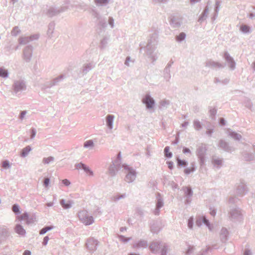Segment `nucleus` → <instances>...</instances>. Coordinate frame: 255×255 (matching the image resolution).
I'll list each match as a JSON object with an SVG mask.
<instances>
[{"label":"nucleus","instance_id":"obj_33","mask_svg":"<svg viewBox=\"0 0 255 255\" xmlns=\"http://www.w3.org/2000/svg\"><path fill=\"white\" fill-rule=\"evenodd\" d=\"M229 135L236 140H240L242 138L241 134L233 130H229Z\"/></svg>","mask_w":255,"mask_h":255},{"label":"nucleus","instance_id":"obj_10","mask_svg":"<svg viewBox=\"0 0 255 255\" xmlns=\"http://www.w3.org/2000/svg\"><path fill=\"white\" fill-rule=\"evenodd\" d=\"M99 242L94 238H90L87 240L86 247L90 253H94L97 249Z\"/></svg>","mask_w":255,"mask_h":255},{"label":"nucleus","instance_id":"obj_5","mask_svg":"<svg viewBox=\"0 0 255 255\" xmlns=\"http://www.w3.org/2000/svg\"><path fill=\"white\" fill-rule=\"evenodd\" d=\"M207 151V148L203 144L199 146L196 151L197 155L199 159L200 165L203 166L205 165L206 162V153Z\"/></svg>","mask_w":255,"mask_h":255},{"label":"nucleus","instance_id":"obj_50","mask_svg":"<svg viewBox=\"0 0 255 255\" xmlns=\"http://www.w3.org/2000/svg\"><path fill=\"white\" fill-rule=\"evenodd\" d=\"M201 222H202L203 224L207 227L210 230H212V227L209 220L206 217L203 216V221H201Z\"/></svg>","mask_w":255,"mask_h":255},{"label":"nucleus","instance_id":"obj_6","mask_svg":"<svg viewBox=\"0 0 255 255\" xmlns=\"http://www.w3.org/2000/svg\"><path fill=\"white\" fill-rule=\"evenodd\" d=\"M229 214V218L233 222L240 221L242 219L241 210L238 207L231 209Z\"/></svg>","mask_w":255,"mask_h":255},{"label":"nucleus","instance_id":"obj_24","mask_svg":"<svg viewBox=\"0 0 255 255\" xmlns=\"http://www.w3.org/2000/svg\"><path fill=\"white\" fill-rule=\"evenodd\" d=\"M162 247L161 243L158 242H153L149 245L150 251L154 253L159 251Z\"/></svg>","mask_w":255,"mask_h":255},{"label":"nucleus","instance_id":"obj_12","mask_svg":"<svg viewBox=\"0 0 255 255\" xmlns=\"http://www.w3.org/2000/svg\"><path fill=\"white\" fill-rule=\"evenodd\" d=\"M218 147L224 151L231 153L234 151V148L230 146L229 142L223 139H220L217 144Z\"/></svg>","mask_w":255,"mask_h":255},{"label":"nucleus","instance_id":"obj_39","mask_svg":"<svg viewBox=\"0 0 255 255\" xmlns=\"http://www.w3.org/2000/svg\"><path fill=\"white\" fill-rule=\"evenodd\" d=\"M31 41L30 40V38L29 36H25V37H19L18 38V42L19 44L20 45H24L26 44L28 42Z\"/></svg>","mask_w":255,"mask_h":255},{"label":"nucleus","instance_id":"obj_52","mask_svg":"<svg viewBox=\"0 0 255 255\" xmlns=\"http://www.w3.org/2000/svg\"><path fill=\"white\" fill-rule=\"evenodd\" d=\"M255 156L252 153H246L244 155V159L246 161H252L254 159Z\"/></svg>","mask_w":255,"mask_h":255},{"label":"nucleus","instance_id":"obj_53","mask_svg":"<svg viewBox=\"0 0 255 255\" xmlns=\"http://www.w3.org/2000/svg\"><path fill=\"white\" fill-rule=\"evenodd\" d=\"M252 10H250L247 14V17L251 19H253L255 17V7H252Z\"/></svg>","mask_w":255,"mask_h":255},{"label":"nucleus","instance_id":"obj_18","mask_svg":"<svg viewBox=\"0 0 255 255\" xmlns=\"http://www.w3.org/2000/svg\"><path fill=\"white\" fill-rule=\"evenodd\" d=\"M35 219L34 216H30L27 212H25L22 214L20 220L25 221L26 224L29 225L33 223Z\"/></svg>","mask_w":255,"mask_h":255},{"label":"nucleus","instance_id":"obj_55","mask_svg":"<svg viewBox=\"0 0 255 255\" xmlns=\"http://www.w3.org/2000/svg\"><path fill=\"white\" fill-rule=\"evenodd\" d=\"M108 43V39L106 37H104L101 40L100 47L101 49L104 48Z\"/></svg>","mask_w":255,"mask_h":255},{"label":"nucleus","instance_id":"obj_47","mask_svg":"<svg viewBox=\"0 0 255 255\" xmlns=\"http://www.w3.org/2000/svg\"><path fill=\"white\" fill-rule=\"evenodd\" d=\"M163 76L164 79L168 81L171 77L170 70L167 68H165L163 71Z\"/></svg>","mask_w":255,"mask_h":255},{"label":"nucleus","instance_id":"obj_61","mask_svg":"<svg viewBox=\"0 0 255 255\" xmlns=\"http://www.w3.org/2000/svg\"><path fill=\"white\" fill-rule=\"evenodd\" d=\"M126 197L125 194H121L120 193L117 194L116 196L114 197V200L115 201H117L121 199L124 198Z\"/></svg>","mask_w":255,"mask_h":255},{"label":"nucleus","instance_id":"obj_45","mask_svg":"<svg viewBox=\"0 0 255 255\" xmlns=\"http://www.w3.org/2000/svg\"><path fill=\"white\" fill-rule=\"evenodd\" d=\"M164 154L165 157L170 159L172 157L173 154L170 151V147L166 146L164 149Z\"/></svg>","mask_w":255,"mask_h":255},{"label":"nucleus","instance_id":"obj_22","mask_svg":"<svg viewBox=\"0 0 255 255\" xmlns=\"http://www.w3.org/2000/svg\"><path fill=\"white\" fill-rule=\"evenodd\" d=\"M229 232L227 228L223 227L220 234V238L222 243H225L228 240Z\"/></svg>","mask_w":255,"mask_h":255},{"label":"nucleus","instance_id":"obj_27","mask_svg":"<svg viewBox=\"0 0 255 255\" xmlns=\"http://www.w3.org/2000/svg\"><path fill=\"white\" fill-rule=\"evenodd\" d=\"M176 160L177 163V167L179 168L181 167H186L188 165V162L185 159H181L179 156H176Z\"/></svg>","mask_w":255,"mask_h":255},{"label":"nucleus","instance_id":"obj_23","mask_svg":"<svg viewBox=\"0 0 255 255\" xmlns=\"http://www.w3.org/2000/svg\"><path fill=\"white\" fill-rule=\"evenodd\" d=\"M115 116L113 115L109 114L106 116V126L108 128L110 129H112L113 128L114 121Z\"/></svg>","mask_w":255,"mask_h":255},{"label":"nucleus","instance_id":"obj_63","mask_svg":"<svg viewBox=\"0 0 255 255\" xmlns=\"http://www.w3.org/2000/svg\"><path fill=\"white\" fill-rule=\"evenodd\" d=\"M220 5H221L220 2L219 0H216V3H215V8H214V12H215L218 13V12L220 10Z\"/></svg>","mask_w":255,"mask_h":255},{"label":"nucleus","instance_id":"obj_13","mask_svg":"<svg viewBox=\"0 0 255 255\" xmlns=\"http://www.w3.org/2000/svg\"><path fill=\"white\" fill-rule=\"evenodd\" d=\"M223 58L228 63V66L231 70H234L236 68V62L234 58L231 56L228 51H225L223 54Z\"/></svg>","mask_w":255,"mask_h":255},{"label":"nucleus","instance_id":"obj_9","mask_svg":"<svg viewBox=\"0 0 255 255\" xmlns=\"http://www.w3.org/2000/svg\"><path fill=\"white\" fill-rule=\"evenodd\" d=\"M12 90L15 94H17L26 89L25 82L23 80H15L12 84Z\"/></svg>","mask_w":255,"mask_h":255},{"label":"nucleus","instance_id":"obj_30","mask_svg":"<svg viewBox=\"0 0 255 255\" xmlns=\"http://www.w3.org/2000/svg\"><path fill=\"white\" fill-rule=\"evenodd\" d=\"M182 190L184 192V195L186 198L192 197L193 191L190 187L184 186L182 187Z\"/></svg>","mask_w":255,"mask_h":255},{"label":"nucleus","instance_id":"obj_57","mask_svg":"<svg viewBox=\"0 0 255 255\" xmlns=\"http://www.w3.org/2000/svg\"><path fill=\"white\" fill-rule=\"evenodd\" d=\"M188 227L190 229H192L194 225V218L193 217H190L187 221Z\"/></svg>","mask_w":255,"mask_h":255},{"label":"nucleus","instance_id":"obj_35","mask_svg":"<svg viewBox=\"0 0 255 255\" xmlns=\"http://www.w3.org/2000/svg\"><path fill=\"white\" fill-rule=\"evenodd\" d=\"M55 27V23L54 22H51L49 23L48 25V29L47 32V34L48 35V37L51 38L52 33H53V30L54 29Z\"/></svg>","mask_w":255,"mask_h":255},{"label":"nucleus","instance_id":"obj_42","mask_svg":"<svg viewBox=\"0 0 255 255\" xmlns=\"http://www.w3.org/2000/svg\"><path fill=\"white\" fill-rule=\"evenodd\" d=\"M9 75L8 70L3 67L0 68V77L3 78H6Z\"/></svg>","mask_w":255,"mask_h":255},{"label":"nucleus","instance_id":"obj_37","mask_svg":"<svg viewBox=\"0 0 255 255\" xmlns=\"http://www.w3.org/2000/svg\"><path fill=\"white\" fill-rule=\"evenodd\" d=\"M110 1V0H94V2L98 6H106Z\"/></svg>","mask_w":255,"mask_h":255},{"label":"nucleus","instance_id":"obj_8","mask_svg":"<svg viewBox=\"0 0 255 255\" xmlns=\"http://www.w3.org/2000/svg\"><path fill=\"white\" fill-rule=\"evenodd\" d=\"M169 19L170 25L173 28L179 27L182 23V17L178 14L171 15Z\"/></svg>","mask_w":255,"mask_h":255},{"label":"nucleus","instance_id":"obj_1","mask_svg":"<svg viewBox=\"0 0 255 255\" xmlns=\"http://www.w3.org/2000/svg\"><path fill=\"white\" fill-rule=\"evenodd\" d=\"M158 35L156 32H153L150 36V39L148 40L146 46H144V42H140L139 46L140 49L139 52H141L142 49L145 50L146 55L151 58L153 61H155L157 57L154 54V51L155 49V46L157 43Z\"/></svg>","mask_w":255,"mask_h":255},{"label":"nucleus","instance_id":"obj_15","mask_svg":"<svg viewBox=\"0 0 255 255\" xmlns=\"http://www.w3.org/2000/svg\"><path fill=\"white\" fill-rule=\"evenodd\" d=\"M151 232L153 234H157L161 229V222L159 221H152L150 223Z\"/></svg>","mask_w":255,"mask_h":255},{"label":"nucleus","instance_id":"obj_34","mask_svg":"<svg viewBox=\"0 0 255 255\" xmlns=\"http://www.w3.org/2000/svg\"><path fill=\"white\" fill-rule=\"evenodd\" d=\"M121 152H120L117 155L116 159L114 161H112V164H114L115 165L119 167V169H121L122 167H123V165H121Z\"/></svg>","mask_w":255,"mask_h":255},{"label":"nucleus","instance_id":"obj_51","mask_svg":"<svg viewBox=\"0 0 255 255\" xmlns=\"http://www.w3.org/2000/svg\"><path fill=\"white\" fill-rule=\"evenodd\" d=\"M20 32L21 30L19 29L18 26H15L13 27L11 31V34L13 36H16Z\"/></svg>","mask_w":255,"mask_h":255},{"label":"nucleus","instance_id":"obj_32","mask_svg":"<svg viewBox=\"0 0 255 255\" xmlns=\"http://www.w3.org/2000/svg\"><path fill=\"white\" fill-rule=\"evenodd\" d=\"M240 30L244 34H249L252 32L251 27L244 24L240 26Z\"/></svg>","mask_w":255,"mask_h":255},{"label":"nucleus","instance_id":"obj_17","mask_svg":"<svg viewBox=\"0 0 255 255\" xmlns=\"http://www.w3.org/2000/svg\"><path fill=\"white\" fill-rule=\"evenodd\" d=\"M93 65L91 63L84 64L78 73V76L81 77L88 73L93 68Z\"/></svg>","mask_w":255,"mask_h":255},{"label":"nucleus","instance_id":"obj_36","mask_svg":"<svg viewBox=\"0 0 255 255\" xmlns=\"http://www.w3.org/2000/svg\"><path fill=\"white\" fill-rule=\"evenodd\" d=\"M212 163L218 168H220L223 163V159L219 158H213L212 159Z\"/></svg>","mask_w":255,"mask_h":255},{"label":"nucleus","instance_id":"obj_14","mask_svg":"<svg viewBox=\"0 0 255 255\" xmlns=\"http://www.w3.org/2000/svg\"><path fill=\"white\" fill-rule=\"evenodd\" d=\"M75 167L76 169L79 170L81 169L90 176L93 175V172L89 168V166L86 165L85 164L82 162L75 164Z\"/></svg>","mask_w":255,"mask_h":255},{"label":"nucleus","instance_id":"obj_28","mask_svg":"<svg viewBox=\"0 0 255 255\" xmlns=\"http://www.w3.org/2000/svg\"><path fill=\"white\" fill-rule=\"evenodd\" d=\"M147 247V242L144 240H140L133 245V248H145Z\"/></svg>","mask_w":255,"mask_h":255},{"label":"nucleus","instance_id":"obj_7","mask_svg":"<svg viewBox=\"0 0 255 255\" xmlns=\"http://www.w3.org/2000/svg\"><path fill=\"white\" fill-rule=\"evenodd\" d=\"M142 102L146 106L147 110H150L154 108L155 101V100L151 97L149 93H146L142 99Z\"/></svg>","mask_w":255,"mask_h":255},{"label":"nucleus","instance_id":"obj_46","mask_svg":"<svg viewBox=\"0 0 255 255\" xmlns=\"http://www.w3.org/2000/svg\"><path fill=\"white\" fill-rule=\"evenodd\" d=\"M12 211L15 215H18L21 213L20 208L18 204H14L12 206Z\"/></svg>","mask_w":255,"mask_h":255},{"label":"nucleus","instance_id":"obj_4","mask_svg":"<svg viewBox=\"0 0 255 255\" xmlns=\"http://www.w3.org/2000/svg\"><path fill=\"white\" fill-rule=\"evenodd\" d=\"M155 196V208L153 213L155 215L158 216L160 213V209L164 206V200L162 195L159 192H156Z\"/></svg>","mask_w":255,"mask_h":255},{"label":"nucleus","instance_id":"obj_29","mask_svg":"<svg viewBox=\"0 0 255 255\" xmlns=\"http://www.w3.org/2000/svg\"><path fill=\"white\" fill-rule=\"evenodd\" d=\"M209 8L208 6L206 7L203 11H202V13L199 16V19H198V22L202 23L203 22L207 17V14L208 12Z\"/></svg>","mask_w":255,"mask_h":255},{"label":"nucleus","instance_id":"obj_3","mask_svg":"<svg viewBox=\"0 0 255 255\" xmlns=\"http://www.w3.org/2000/svg\"><path fill=\"white\" fill-rule=\"evenodd\" d=\"M123 167H124L125 169L128 171L125 177V181L128 183L132 182L135 179L136 176V172L135 170L132 169L129 165L126 164L123 165Z\"/></svg>","mask_w":255,"mask_h":255},{"label":"nucleus","instance_id":"obj_62","mask_svg":"<svg viewBox=\"0 0 255 255\" xmlns=\"http://www.w3.org/2000/svg\"><path fill=\"white\" fill-rule=\"evenodd\" d=\"M30 138L31 139L34 138L36 134V129L34 128H30Z\"/></svg>","mask_w":255,"mask_h":255},{"label":"nucleus","instance_id":"obj_21","mask_svg":"<svg viewBox=\"0 0 255 255\" xmlns=\"http://www.w3.org/2000/svg\"><path fill=\"white\" fill-rule=\"evenodd\" d=\"M248 192V188L246 185L241 183L237 188L236 193L240 196H243Z\"/></svg>","mask_w":255,"mask_h":255},{"label":"nucleus","instance_id":"obj_64","mask_svg":"<svg viewBox=\"0 0 255 255\" xmlns=\"http://www.w3.org/2000/svg\"><path fill=\"white\" fill-rule=\"evenodd\" d=\"M2 167L4 169H8L10 167L9 162L7 160H4L2 162Z\"/></svg>","mask_w":255,"mask_h":255},{"label":"nucleus","instance_id":"obj_48","mask_svg":"<svg viewBox=\"0 0 255 255\" xmlns=\"http://www.w3.org/2000/svg\"><path fill=\"white\" fill-rule=\"evenodd\" d=\"M169 103H170V102L168 100H161V101H160V102L159 103V104H160L159 108L160 109H166V108H167L168 106H169Z\"/></svg>","mask_w":255,"mask_h":255},{"label":"nucleus","instance_id":"obj_38","mask_svg":"<svg viewBox=\"0 0 255 255\" xmlns=\"http://www.w3.org/2000/svg\"><path fill=\"white\" fill-rule=\"evenodd\" d=\"M216 245H214L211 247L210 246H207L206 249L202 250V252H200L198 255H208L209 251H211L213 249H216Z\"/></svg>","mask_w":255,"mask_h":255},{"label":"nucleus","instance_id":"obj_20","mask_svg":"<svg viewBox=\"0 0 255 255\" xmlns=\"http://www.w3.org/2000/svg\"><path fill=\"white\" fill-rule=\"evenodd\" d=\"M44 11L45 14L50 17H53L59 14L58 8L55 6H50L47 9Z\"/></svg>","mask_w":255,"mask_h":255},{"label":"nucleus","instance_id":"obj_44","mask_svg":"<svg viewBox=\"0 0 255 255\" xmlns=\"http://www.w3.org/2000/svg\"><path fill=\"white\" fill-rule=\"evenodd\" d=\"M193 126L196 130L199 131L202 128L203 125L198 120H195L193 121Z\"/></svg>","mask_w":255,"mask_h":255},{"label":"nucleus","instance_id":"obj_41","mask_svg":"<svg viewBox=\"0 0 255 255\" xmlns=\"http://www.w3.org/2000/svg\"><path fill=\"white\" fill-rule=\"evenodd\" d=\"M186 37V33L184 32H180L178 35L176 36L175 39L178 42L180 43L185 39Z\"/></svg>","mask_w":255,"mask_h":255},{"label":"nucleus","instance_id":"obj_59","mask_svg":"<svg viewBox=\"0 0 255 255\" xmlns=\"http://www.w3.org/2000/svg\"><path fill=\"white\" fill-rule=\"evenodd\" d=\"M161 255H167V247L166 245L162 246L160 249Z\"/></svg>","mask_w":255,"mask_h":255},{"label":"nucleus","instance_id":"obj_40","mask_svg":"<svg viewBox=\"0 0 255 255\" xmlns=\"http://www.w3.org/2000/svg\"><path fill=\"white\" fill-rule=\"evenodd\" d=\"M54 226H45L39 231V234L41 235H44L47 232L52 230Z\"/></svg>","mask_w":255,"mask_h":255},{"label":"nucleus","instance_id":"obj_54","mask_svg":"<svg viewBox=\"0 0 255 255\" xmlns=\"http://www.w3.org/2000/svg\"><path fill=\"white\" fill-rule=\"evenodd\" d=\"M94 143L92 140H88L86 141L84 143L85 148H91L94 146Z\"/></svg>","mask_w":255,"mask_h":255},{"label":"nucleus","instance_id":"obj_19","mask_svg":"<svg viewBox=\"0 0 255 255\" xmlns=\"http://www.w3.org/2000/svg\"><path fill=\"white\" fill-rule=\"evenodd\" d=\"M205 66L211 68H223L225 67V65H223L219 62L212 60H209L206 62Z\"/></svg>","mask_w":255,"mask_h":255},{"label":"nucleus","instance_id":"obj_26","mask_svg":"<svg viewBox=\"0 0 255 255\" xmlns=\"http://www.w3.org/2000/svg\"><path fill=\"white\" fill-rule=\"evenodd\" d=\"M15 232L21 236H24L26 234V231L23 228V226L19 224H17L15 225L14 228Z\"/></svg>","mask_w":255,"mask_h":255},{"label":"nucleus","instance_id":"obj_2","mask_svg":"<svg viewBox=\"0 0 255 255\" xmlns=\"http://www.w3.org/2000/svg\"><path fill=\"white\" fill-rule=\"evenodd\" d=\"M78 216L80 221L86 226L90 225L94 222L93 217L89 215L86 210L79 211Z\"/></svg>","mask_w":255,"mask_h":255},{"label":"nucleus","instance_id":"obj_56","mask_svg":"<svg viewBox=\"0 0 255 255\" xmlns=\"http://www.w3.org/2000/svg\"><path fill=\"white\" fill-rule=\"evenodd\" d=\"M54 158L53 156H49L48 157H44L43 159V162L44 164H49L51 161H53L54 160Z\"/></svg>","mask_w":255,"mask_h":255},{"label":"nucleus","instance_id":"obj_11","mask_svg":"<svg viewBox=\"0 0 255 255\" xmlns=\"http://www.w3.org/2000/svg\"><path fill=\"white\" fill-rule=\"evenodd\" d=\"M33 47L31 45L26 46L23 50V58L26 62H29L31 60Z\"/></svg>","mask_w":255,"mask_h":255},{"label":"nucleus","instance_id":"obj_43","mask_svg":"<svg viewBox=\"0 0 255 255\" xmlns=\"http://www.w3.org/2000/svg\"><path fill=\"white\" fill-rule=\"evenodd\" d=\"M217 110L216 107H214L213 108L210 107V110H209L210 117L212 120H216V115L217 114Z\"/></svg>","mask_w":255,"mask_h":255},{"label":"nucleus","instance_id":"obj_60","mask_svg":"<svg viewBox=\"0 0 255 255\" xmlns=\"http://www.w3.org/2000/svg\"><path fill=\"white\" fill-rule=\"evenodd\" d=\"M92 16H93L94 18L96 19V21H97L102 16L100 13L96 10H92Z\"/></svg>","mask_w":255,"mask_h":255},{"label":"nucleus","instance_id":"obj_25","mask_svg":"<svg viewBox=\"0 0 255 255\" xmlns=\"http://www.w3.org/2000/svg\"><path fill=\"white\" fill-rule=\"evenodd\" d=\"M120 169H119V167L115 165L114 164H111L108 169L109 174L112 177H114Z\"/></svg>","mask_w":255,"mask_h":255},{"label":"nucleus","instance_id":"obj_31","mask_svg":"<svg viewBox=\"0 0 255 255\" xmlns=\"http://www.w3.org/2000/svg\"><path fill=\"white\" fill-rule=\"evenodd\" d=\"M32 148L30 145H27L22 148L20 153V156L22 157H25L31 150Z\"/></svg>","mask_w":255,"mask_h":255},{"label":"nucleus","instance_id":"obj_49","mask_svg":"<svg viewBox=\"0 0 255 255\" xmlns=\"http://www.w3.org/2000/svg\"><path fill=\"white\" fill-rule=\"evenodd\" d=\"M97 22L98 24L100 25L102 27L105 28L107 26V20L105 18L101 16Z\"/></svg>","mask_w":255,"mask_h":255},{"label":"nucleus","instance_id":"obj_16","mask_svg":"<svg viewBox=\"0 0 255 255\" xmlns=\"http://www.w3.org/2000/svg\"><path fill=\"white\" fill-rule=\"evenodd\" d=\"M65 78L66 76L65 74H62L60 75L48 82L47 88H51L58 85L59 83L62 82Z\"/></svg>","mask_w":255,"mask_h":255},{"label":"nucleus","instance_id":"obj_58","mask_svg":"<svg viewBox=\"0 0 255 255\" xmlns=\"http://www.w3.org/2000/svg\"><path fill=\"white\" fill-rule=\"evenodd\" d=\"M73 204L74 202L72 200H68L66 202V204L63 206V208L65 209H70Z\"/></svg>","mask_w":255,"mask_h":255}]
</instances>
